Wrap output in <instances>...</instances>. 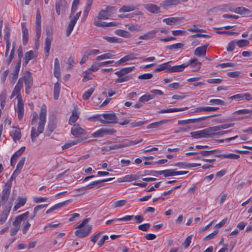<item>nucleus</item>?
Here are the masks:
<instances>
[{
    "mask_svg": "<svg viewBox=\"0 0 252 252\" xmlns=\"http://www.w3.org/2000/svg\"><path fill=\"white\" fill-rule=\"evenodd\" d=\"M90 218H87L84 219L82 223L78 225L76 228H79L75 232L76 236L79 238H84L88 236L91 232L92 229V226L91 225H86L89 220Z\"/></svg>",
    "mask_w": 252,
    "mask_h": 252,
    "instance_id": "nucleus-1",
    "label": "nucleus"
},
{
    "mask_svg": "<svg viewBox=\"0 0 252 252\" xmlns=\"http://www.w3.org/2000/svg\"><path fill=\"white\" fill-rule=\"evenodd\" d=\"M143 141L142 138H137L135 140L131 141V140H126V141L123 142L122 143L120 144L113 145L112 146H108L106 147V149L107 151H111L115 150L119 148L128 147L134 145L138 143L141 142Z\"/></svg>",
    "mask_w": 252,
    "mask_h": 252,
    "instance_id": "nucleus-2",
    "label": "nucleus"
},
{
    "mask_svg": "<svg viewBox=\"0 0 252 252\" xmlns=\"http://www.w3.org/2000/svg\"><path fill=\"white\" fill-rule=\"evenodd\" d=\"M47 109L45 105L41 108L39 114V122L37 127V130L39 133H42L44 130V127L46 121Z\"/></svg>",
    "mask_w": 252,
    "mask_h": 252,
    "instance_id": "nucleus-3",
    "label": "nucleus"
},
{
    "mask_svg": "<svg viewBox=\"0 0 252 252\" xmlns=\"http://www.w3.org/2000/svg\"><path fill=\"white\" fill-rule=\"evenodd\" d=\"M212 132L211 127H209L201 130L191 132L190 134L193 138L195 139L208 138L211 137V133Z\"/></svg>",
    "mask_w": 252,
    "mask_h": 252,
    "instance_id": "nucleus-4",
    "label": "nucleus"
},
{
    "mask_svg": "<svg viewBox=\"0 0 252 252\" xmlns=\"http://www.w3.org/2000/svg\"><path fill=\"white\" fill-rule=\"evenodd\" d=\"M21 79V81H23L25 83L26 87V93L29 94L31 91V88L33 84V79L32 77V73L27 71L26 74H25Z\"/></svg>",
    "mask_w": 252,
    "mask_h": 252,
    "instance_id": "nucleus-5",
    "label": "nucleus"
},
{
    "mask_svg": "<svg viewBox=\"0 0 252 252\" xmlns=\"http://www.w3.org/2000/svg\"><path fill=\"white\" fill-rule=\"evenodd\" d=\"M104 120L99 119L103 124H116L118 122L116 115L114 113H104L102 115Z\"/></svg>",
    "mask_w": 252,
    "mask_h": 252,
    "instance_id": "nucleus-6",
    "label": "nucleus"
},
{
    "mask_svg": "<svg viewBox=\"0 0 252 252\" xmlns=\"http://www.w3.org/2000/svg\"><path fill=\"white\" fill-rule=\"evenodd\" d=\"M116 132V130L113 128H101L92 133V136L94 137H101L105 135H112Z\"/></svg>",
    "mask_w": 252,
    "mask_h": 252,
    "instance_id": "nucleus-7",
    "label": "nucleus"
},
{
    "mask_svg": "<svg viewBox=\"0 0 252 252\" xmlns=\"http://www.w3.org/2000/svg\"><path fill=\"white\" fill-rule=\"evenodd\" d=\"M81 11H79V12L77 13L76 14L75 16H74V17L72 20H71L69 22V23L67 26L66 31L65 35L66 36H68L70 34L71 32L73 30L74 27L77 21L79 18V17L81 15Z\"/></svg>",
    "mask_w": 252,
    "mask_h": 252,
    "instance_id": "nucleus-8",
    "label": "nucleus"
},
{
    "mask_svg": "<svg viewBox=\"0 0 252 252\" xmlns=\"http://www.w3.org/2000/svg\"><path fill=\"white\" fill-rule=\"evenodd\" d=\"M68 4L66 0H59L56 2L55 7L56 11L58 15L61 14V10L63 12H65L67 9Z\"/></svg>",
    "mask_w": 252,
    "mask_h": 252,
    "instance_id": "nucleus-9",
    "label": "nucleus"
},
{
    "mask_svg": "<svg viewBox=\"0 0 252 252\" xmlns=\"http://www.w3.org/2000/svg\"><path fill=\"white\" fill-rule=\"evenodd\" d=\"M210 117L211 116H205L195 119H190L185 120H180L178 121V124L179 125H184L190 123H199L201 121L205 120L206 119H207L208 118H210Z\"/></svg>",
    "mask_w": 252,
    "mask_h": 252,
    "instance_id": "nucleus-10",
    "label": "nucleus"
},
{
    "mask_svg": "<svg viewBox=\"0 0 252 252\" xmlns=\"http://www.w3.org/2000/svg\"><path fill=\"white\" fill-rule=\"evenodd\" d=\"M144 8L149 12L158 14L160 12L159 6L153 3H148L144 5Z\"/></svg>",
    "mask_w": 252,
    "mask_h": 252,
    "instance_id": "nucleus-11",
    "label": "nucleus"
},
{
    "mask_svg": "<svg viewBox=\"0 0 252 252\" xmlns=\"http://www.w3.org/2000/svg\"><path fill=\"white\" fill-rule=\"evenodd\" d=\"M188 66V64L185 63H183L181 65H177L174 66H171L169 65V70L167 71L169 73L182 72L184 69Z\"/></svg>",
    "mask_w": 252,
    "mask_h": 252,
    "instance_id": "nucleus-12",
    "label": "nucleus"
},
{
    "mask_svg": "<svg viewBox=\"0 0 252 252\" xmlns=\"http://www.w3.org/2000/svg\"><path fill=\"white\" fill-rule=\"evenodd\" d=\"M185 64H188V66L190 65L191 67L195 68V69L193 70V71L199 70L201 68V63L196 58L190 59L188 63H185Z\"/></svg>",
    "mask_w": 252,
    "mask_h": 252,
    "instance_id": "nucleus-13",
    "label": "nucleus"
},
{
    "mask_svg": "<svg viewBox=\"0 0 252 252\" xmlns=\"http://www.w3.org/2000/svg\"><path fill=\"white\" fill-rule=\"evenodd\" d=\"M12 204L10 203L9 206L5 209L2 213L0 215V224H3L6 220L9 215L10 211L11 210Z\"/></svg>",
    "mask_w": 252,
    "mask_h": 252,
    "instance_id": "nucleus-14",
    "label": "nucleus"
},
{
    "mask_svg": "<svg viewBox=\"0 0 252 252\" xmlns=\"http://www.w3.org/2000/svg\"><path fill=\"white\" fill-rule=\"evenodd\" d=\"M208 46V44H205L202 46L196 48L194 52V55L197 57L205 56Z\"/></svg>",
    "mask_w": 252,
    "mask_h": 252,
    "instance_id": "nucleus-15",
    "label": "nucleus"
},
{
    "mask_svg": "<svg viewBox=\"0 0 252 252\" xmlns=\"http://www.w3.org/2000/svg\"><path fill=\"white\" fill-rule=\"evenodd\" d=\"M22 87L23 82L21 81V79H19L12 93L11 98H12L16 95L18 96L20 94V91Z\"/></svg>",
    "mask_w": 252,
    "mask_h": 252,
    "instance_id": "nucleus-16",
    "label": "nucleus"
},
{
    "mask_svg": "<svg viewBox=\"0 0 252 252\" xmlns=\"http://www.w3.org/2000/svg\"><path fill=\"white\" fill-rule=\"evenodd\" d=\"M134 68V66L122 68L120 70L115 72V74L119 77H121L131 72Z\"/></svg>",
    "mask_w": 252,
    "mask_h": 252,
    "instance_id": "nucleus-17",
    "label": "nucleus"
},
{
    "mask_svg": "<svg viewBox=\"0 0 252 252\" xmlns=\"http://www.w3.org/2000/svg\"><path fill=\"white\" fill-rule=\"evenodd\" d=\"M17 112L18 118L21 120L22 119L24 113V104L21 99L18 100L17 106Z\"/></svg>",
    "mask_w": 252,
    "mask_h": 252,
    "instance_id": "nucleus-18",
    "label": "nucleus"
},
{
    "mask_svg": "<svg viewBox=\"0 0 252 252\" xmlns=\"http://www.w3.org/2000/svg\"><path fill=\"white\" fill-rule=\"evenodd\" d=\"M181 3V0H165L162 1L160 6L166 8V7L176 5Z\"/></svg>",
    "mask_w": 252,
    "mask_h": 252,
    "instance_id": "nucleus-19",
    "label": "nucleus"
},
{
    "mask_svg": "<svg viewBox=\"0 0 252 252\" xmlns=\"http://www.w3.org/2000/svg\"><path fill=\"white\" fill-rule=\"evenodd\" d=\"M85 130L81 128L78 125H74L71 129V132L74 136L84 134Z\"/></svg>",
    "mask_w": 252,
    "mask_h": 252,
    "instance_id": "nucleus-20",
    "label": "nucleus"
},
{
    "mask_svg": "<svg viewBox=\"0 0 252 252\" xmlns=\"http://www.w3.org/2000/svg\"><path fill=\"white\" fill-rule=\"evenodd\" d=\"M22 31L23 33V44L24 45H26L28 41L29 32L25 23L22 24Z\"/></svg>",
    "mask_w": 252,
    "mask_h": 252,
    "instance_id": "nucleus-21",
    "label": "nucleus"
},
{
    "mask_svg": "<svg viewBox=\"0 0 252 252\" xmlns=\"http://www.w3.org/2000/svg\"><path fill=\"white\" fill-rule=\"evenodd\" d=\"M234 125V123L224 124L219 126H212L211 128L212 132H216L220 131L221 129H226L232 127Z\"/></svg>",
    "mask_w": 252,
    "mask_h": 252,
    "instance_id": "nucleus-22",
    "label": "nucleus"
},
{
    "mask_svg": "<svg viewBox=\"0 0 252 252\" xmlns=\"http://www.w3.org/2000/svg\"><path fill=\"white\" fill-rule=\"evenodd\" d=\"M158 32L157 30H152L149 31L143 35L139 36V39L143 40H150L154 37V35Z\"/></svg>",
    "mask_w": 252,
    "mask_h": 252,
    "instance_id": "nucleus-23",
    "label": "nucleus"
},
{
    "mask_svg": "<svg viewBox=\"0 0 252 252\" xmlns=\"http://www.w3.org/2000/svg\"><path fill=\"white\" fill-rule=\"evenodd\" d=\"M183 19L181 17H171L164 19L163 22L168 25H173L180 22Z\"/></svg>",
    "mask_w": 252,
    "mask_h": 252,
    "instance_id": "nucleus-24",
    "label": "nucleus"
},
{
    "mask_svg": "<svg viewBox=\"0 0 252 252\" xmlns=\"http://www.w3.org/2000/svg\"><path fill=\"white\" fill-rule=\"evenodd\" d=\"M10 186H6L3 189L1 198V201H5L8 199L10 194Z\"/></svg>",
    "mask_w": 252,
    "mask_h": 252,
    "instance_id": "nucleus-25",
    "label": "nucleus"
},
{
    "mask_svg": "<svg viewBox=\"0 0 252 252\" xmlns=\"http://www.w3.org/2000/svg\"><path fill=\"white\" fill-rule=\"evenodd\" d=\"M79 113L77 111V106H76L74 107V108L72 112V114L69 118V122H68V123L69 125H72V124H73L76 122V121L77 120V119L79 118Z\"/></svg>",
    "mask_w": 252,
    "mask_h": 252,
    "instance_id": "nucleus-26",
    "label": "nucleus"
},
{
    "mask_svg": "<svg viewBox=\"0 0 252 252\" xmlns=\"http://www.w3.org/2000/svg\"><path fill=\"white\" fill-rule=\"evenodd\" d=\"M109 7H107L106 10H101L99 11L98 15V19H101L102 20H107L110 16V14H109L108 12Z\"/></svg>",
    "mask_w": 252,
    "mask_h": 252,
    "instance_id": "nucleus-27",
    "label": "nucleus"
},
{
    "mask_svg": "<svg viewBox=\"0 0 252 252\" xmlns=\"http://www.w3.org/2000/svg\"><path fill=\"white\" fill-rule=\"evenodd\" d=\"M52 37H47L45 39V47L44 50L46 53V56H49L51 42L52 41Z\"/></svg>",
    "mask_w": 252,
    "mask_h": 252,
    "instance_id": "nucleus-28",
    "label": "nucleus"
},
{
    "mask_svg": "<svg viewBox=\"0 0 252 252\" xmlns=\"http://www.w3.org/2000/svg\"><path fill=\"white\" fill-rule=\"evenodd\" d=\"M133 215H131V216L128 215V216H126L125 217H122L121 218H119V219H112V220H107L106 222V224H110L112 222H115L116 221H119H119L130 220H132L133 219Z\"/></svg>",
    "mask_w": 252,
    "mask_h": 252,
    "instance_id": "nucleus-29",
    "label": "nucleus"
},
{
    "mask_svg": "<svg viewBox=\"0 0 252 252\" xmlns=\"http://www.w3.org/2000/svg\"><path fill=\"white\" fill-rule=\"evenodd\" d=\"M11 136L14 141L19 140L21 138V133L19 128L15 127L14 129L12 131Z\"/></svg>",
    "mask_w": 252,
    "mask_h": 252,
    "instance_id": "nucleus-30",
    "label": "nucleus"
},
{
    "mask_svg": "<svg viewBox=\"0 0 252 252\" xmlns=\"http://www.w3.org/2000/svg\"><path fill=\"white\" fill-rule=\"evenodd\" d=\"M92 71L89 69L83 72V78L82 81L85 82L88 80H91L94 77V75L92 73Z\"/></svg>",
    "mask_w": 252,
    "mask_h": 252,
    "instance_id": "nucleus-31",
    "label": "nucleus"
},
{
    "mask_svg": "<svg viewBox=\"0 0 252 252\" xmlns=\"http://www.w3.org/2000/svg\"><path fill=\"white\" fill-rule=\"evenodd\" d=\"M188 107H184L181 108H171L167 109H162L158 112V113H172L181 111H184L188 109Z\"/></svg>",
    "mask_w": 252,
    "mask_h": 252,
    "instance_id": "nucleus-32",
    "label": "nucleus"
},
{
    "mask_svg": "<svg viewBox=\"0 0 252 252\" xmlns=\"http://www.w3.org/2000/svg\"><path fill=\"white\" fill-rule=\"evenodd\" d=\"M54 75L58 78L60 76V63L58 58H56L54 61Z\"/></svg>",
    "mask_w": 252,
    "mask_h": 252,
    "instance_id": "nucleus-33",
    "label": "nucleus"
},
{
    "mask_svg": "<svg viewBox=\"0 0 252 252\" xmlns=\"http://www.w3.org/2000/svg\"><path fill=\"white\" fill-rule=\"evenodd\" d=\"M115 33L120 36H122L125 38H129L131 37V34L129 32L121 29H119L115 31Z\"/></svg>",
    "mask_w": 252,
    "mask_h": 252,
    "instance_id": "nucleus-34",
    "label": "nucleus"
},
{
    "mask_svg": "<svg viewBox=\"0 0 252 252\" xmlns=\"http://www.w3.org/2000/svg\"><path fill=\"white\" fill-rule=\"evenodd\" d=\"M216 157L221 158H230V159H238L240 158V156L234 154H229L225 155H217Z\"/></svg>",
    "mask_w": 252,
    "mask_h": 252,
    "instance_id": "nucleus-35",
    "label": "nucleus"
},
{
    "mask_svg": "<svg viewBox=\"0 0 252 252\" xmlns=\"http://www.w3.org/2000/svg\"><path fill=\"white\" fill-rule=\"evenodd\" d=\"M215 153H220V150H214L211 151H202L198 152V155H200L202 158L206 157L213 154H215Z\"/></svg>",
    "mask_w": 252,
    "mask_h": 252,
    "instance_id": "nucleus-36",
    "label": "nucleus"
},
{
    "mask_svg": "<svg viewBox=\"0 0 252 252\" xmlns=\"http://www.w3.org/2000/svg\"><path fill=\"white\" fill-rule=\"evenodd\" d=\"M21 66V62H18L16 65H15L14 70L13 71V72L12 73V80L13 81H15L18 77V73L20 70Z\"/></svg>",
    "mask_w": 252,
    "mask_h": 252,
    "instance_id": "nucleus-37",
    "label": "nucleus"
},
{
    "mask_svg": "<svg viewBox=\"0 0 252 252\" xmlns=\"http://www.w3.org/2000/svg\"><path fill=\"white\" fill-rule=\"evenodd\" d=\"M158 175H163L165 177L173 176H174V170L167 169L164 170H160L158 172Z\"/></svg>",
    "mask_w": 252,
    "mask_h": 252,
    "instance_id": "nucleus-38",
    "label": "nucleus"
},
{
    "mask_svg": "<svg viewBox=\"0 0 252 252\" xmlns=\"http://www.w3.org/2000/svg\"><path fill=\"white\" fill-rule=\"evenodd\" d=\"M26 202V199L25 198L19 197L18 199V201L16 204L13 208V211H17L20 207L23 206L25 205Z\"/></svg>",
    "mask_w": 252,
    "mask_h": 252,
    "instance_id": "nucleus-39",
    "label": "nucleus"
},
{
    "mask_svg": "<svg viewBox=\"0 0 252 252\" xmlns=\"http://www.w3.org/2000/svg\"><path fill=\"white\" fill-rule=\"evenodd\" d=\"M136 8L133 5H124L120 9V12H127L131 11H133L136 9Z\"/></svg>",
    "mask_w": 252,
    "mask_h": 252,
    "instance_id": "nucleus-40",
    "label": "nucleus"
},
{
    "mask_svg": "<svg viewBox=\"0 0 252 252\" xmlns=\"http://www.w3.org/2000/svg\"><path fill=\"white\" fill-rule=\"evenodd\" d=\"M230 10L233 12L239 14H245L248 12H249V10L248 9L243 7H238L234 9H230Z\"/></svg>",
    "mask_w": 252,
    "mask_h": 252,
    "instance_id": "nucleus-41",
    "label": "nucleus"
},
{
    "mask_svg": "<svg viewBox=\"0 0 252 252\" xmlns=\"http://www.w3.org/2000/svg\"><path fill=\"white\" fill-rule=\"evenodd\" d=\"M60 92V85L59 83H56L54 84V97L55 99H58L59 98Z\"/></svg>",
    "mask_w": 252,
    "mask_h": 252,
    "instance_id": "nucleus-42",
    "label": "nucleus"
},
{
    "mask_svg": "<svg viewBox=\"0 0 252 252\" xmlns=\"http://www.w3.org/2000/svg\"><path fill=\"white\" fill-rule=\"evenodd\" d=\"M67 201H65L54 205L46 211V214H49L58 208L62 207Z\"/></svg>",
    "mask_w": 252,
    "mask_h": 252,
    "instance_id": "nucleus-43",
    "label": "nucleus"
},
{
    "mask_svg": "<svg viewBox=\"0 0 252 252\" xmlns=\"http://www.w3.org/2000/svg\"><path fill=\"white\" fill-rule=\"evenodd\" d=\"M25 160L26 158L25 157H22L21 158L17 165L16 169L15 170V173H20L25 162Z\"/></svg>",
    "mask_w": 252,
    "mask_h": 252,
    "instance_id": "nucleus-44",
    "label": "nucleus"
},
{
    "mask_svg": "<svg viewBox=\"0 0 252 252\" xmlns=\"http://www.w3.org/2000/svg\"><path fill=\"white\" fill-rule=\"evenodd\" d=\"M139 177L136 175H126L122 180V182H131L138 179Z\"/></svg>",
    "mask_w": 252,
    "mask_h": 252,
    "instance_id": "nucleus-45",
    "label": "nucleus"
},
{
    "mask_svg": "<svg viewBox=\"0 0 252 252\" xmlns=\"http://www.w3.org/2000/svg\"><path fill=\"white\" fill-rule=\"evenodd\" d=\"M153 99V95H150V94H146L140 97L139 102H147L149 100Z\"/></svg>",
    "mask_w": 252,
    "mask_h": 252,
    "instance_id": "nucleus-46",
    "label": "nucleus"
},
{
    "mask_svg": "<svg viewBox=\"0 0 252 252\" xmlns=\"http://www.w3.org/2000/svg\"><path fill=\"white\" fill-rule=\"evenodd\" d=\"M34 57V53L32 51H30L29 52H27L25 54V63L26 64H27L32 59H33Z\"/></svg>",
    "mask_w": 252,
    "mask_h": 252,
    "instance_id": "nucleus-47",
    "label": "nucleus"
},
{
    "mask_svg": "<svg viewBox=\"0 0 252 252\" xmlns=\"http://www.w3.org/2000/svg\"><path fill=\"white\" fill-rule=\"evenodd\" d=\"M171 62H169L167 63H163L160 65H159V67L156 68L155 70V72H158L161 71H162L165 69H167V70H169V64L168 63H170Z\"/></svg>",
    "mask_w": 252,
    "mask_h": 252,
    "instance_id": "nucleus-48",
    "label": "nucleus"
},
{
    "mask_svg": "<svg viewBox=\"0 0 252 252\" xmlns=\"http://www.w3.org/2000/svg\"><path fill=\"white\" fill-rule=\"evenodd\" d=\"M131 32H135L141 30V27L138 25H127L126 26Z\"/></svg>",
    "mask_w": 252,
    "mask_h": 252,
    "instance_id": "nucleus-49",
    "label": "nucleus"
},
{
    "mask_svg": "<svg viewBox=\"0 0 252 252\" xmlns=\"http://www.w3.org/2000/svg\"><path fill=\"white\" fill-rule=\"evenodd\" d=\"M94 91V89L92 88L89 89L87 91L85 92L82 96L83 99L85 100L88 99L91 96Z\"/></svg>",
    "mask_w": 252,
    "mask_h": 252,
    "instance_id": "nucleus-50",
    "label": "nucleus"
},
{
    "mask_svg": "<svg viewBox=\"0 0 252 252\" xmlns=\"http://www.w3.org/2000/svg\"><path fill=\"white\" fill-rule=\"evenodd\" d=\"M41 134V133H39L37 131H36L35 128L34 127H32L31 128V139L32 142H34L36 138L38 136V135Z\"/></svg>",
    "mask_w": 252,
    "mask_h": 252,
    "instance_id": "nucleus-51",
    "label": "nucleus"
},
{
    "mask_svg": "<svg viewBox=\"0 0 252 252\" xmlns=\"http://www.w3.org/2000/svg\"><path fill=\"white\" fill-rule=\"evenodd\" d=\"M209 103L211 105H224L225 102L224 101L219 99H212L209 100Z\"/></svg>",
    "mask_w": 252,
    "mask_h": 252,
    "instance_id": "nucleus-52",
    "label": "nucleus"
},
{
    "mask_svg": "<svg viewBox=\"0 0 252 252\" xmlns=\"http://www.w3.org/2000/svg\"><path fill=\"white\" fill-rule=\"evenodd\" d=\"M29 212H26L25 213L16 217V219L19 222H21L22 221H25L28 219V218L29 217Z\"/></svg>",
    "mask_w": 252,
    "mask_h": 252,
    "instance_id": "nucleus-53",
    "label": "nucleus"
},
{
    "mask_svg": "<svg viewBox=\"0 0 252 252\" xmlns=\"http://www.w3.org/2000/svg\"><path fill=\"white\" fill-rule=\"evenodd\" d=\"M80 140L78 139L67 143L62 146V149L63 150L66 149L72 146L77 144L78 143L80 142Z\"/></svg>",
    "mask_w": 252,
    "mask_h": 252,
    "instance_id": "nucleus-54",
    "label": "nucleus"
},
{
    "mask_svg": "<svg viewBox=\"0 0 252 252\" xmlns=\"http://www.w3.org/2000/svg\"><path fill=\"white\" fill-rule=\"evenodd\" d=\"M184 46V44L182 43H178L172 44L171 45L167 46L166 48L170 50H172L173 49H181L183 48Z\"/></svg>",
    "mask_w": 252,
    "mask_h": 252,
    "instance_id": "nucleus-55",
    "label": "nucleus"
},
{
    "mask_svg": "<svg viewBox=\"0 0 252 252\" xmlns=\"http://www.w3.org/2000/svg\"><path fill=\"white\" fill-rule=\"evenodd\" d=\"M126 203V200H121L114 202L113 207L114 208L122 207Z\"/></svg>",
    "mask_w": 252,
    "mask_h": 252,
    "instance_id": "nucleus-56",
    "label": "nucleus"
},
{
    "mask_svg": "<svg viewBox=\"0 0 252 252\" xmlns=\"http://www.w3.org/2000/svg\"><path fill=\"white\" fill-rule=\"evenodd\" d=\"M249 43L250 42L246 39H241L237 41H236V44L240 48L248 45Z\"/></svg>",
    "mask_w": 252,
    "mask_h": 252,
    "instance_id": "nucleus-57",
    "label": "nucleus"
},
{
    "mask_svg": "<svg viewBox=\"0 0 252 252\" xmlns=\"http://www.w3.org/2000/svg\"><path fill=\"white\" fill-rule=\"evenodd\" d=\"M249 113H252V109H241L237 110L233 113V114H247Z\"/></svg>",
    "mask_w": 252,
    "mask_h": 252,
    "instance_id": "nucleus-58",
    "label": "nucleus"
},
{
    "mask_svg": "<svg viewBox=\"0 0 252 252\" xmlns=\"http://www.w3.org/2000/svg\"><path fill=\"white\" fill-rule=\"evenodd\" d=\"M131 78V77L130 75L125 76L124 77L122 76V77L117 78L115 82L116 83H122V82L127 81L129 80H130Z\"/></svg>",
    "mask_w": 252,
    "mask_h": 252,
    "instance_id": "nucleus-59",
    "label": "nucleus"
},
{
    "mask_svg": "<svg viewBox=\"0 0 252 252\" xmlns=\"http://www.w3.org/2000/svg\"><path fill=\"white\" fill-rule=\"evenodd\" d=\"M218 230H214L213 232L206 236L203 239V241H206L213 239L218 233Z\"/></svg>",
    "mask_w": 252,
    "mask_h": 252,
    "instance_id": "nucleus-60",
    "label": "nucleus"
},
{
    "mask_svg": "<svg viewBox=\"0 0 252 252\" xmlns=\"http://www.w3.org/2000/svg\"><path fill=\"white\" fill-rule=\"evenodd\" d=\"M25 150V147H22L19 150L17 151L12 157H14V158L17 159V158L24 153Z\"/></svg>",
    "mask_w": 252,
    "mask_h": 252,
    "instance_id": "nucleus-61",
    "label": "nucleus"
},
{
    "mask_svg": "<svg viewBox=\"0 0 252 252\" xmlns=\"http://www.w3.org/2000/svg\"><path fill=\"white\" fill-rule=\"evenodd\" d=\"M113 57V55L110 53H106L103 55H101L100 56H97L96 58V60L99 61L101 60L106 59H109Z\"/></svg>",
    "mask_w": 252,
    "mask_h": 252,
    "instance_id": "nucleus-62",
    "label": "nucleus"
},
{
    "mask_svg": "<svg viewBox=\"0 0 252 252\" xmlns=\"http://www.w3.org/2000/svg\"><path fill=\"white\" fill-rule=\"evenodd\" d=\"M236 41L233 40L230 42L227 47V51L228 52H231L234 50L236 45Z\"/></svg>",
    "mask_w": 252,
    "mask_h": 252,
    "instance_id": "nucleus-63",
    "label": "nucleus"
},
{
    "mask_svg": "<svg viewBox=\"0 0 252 252\" xmlns=\"http://www.w3.org/2000/svg\"><path fill=\"white\" fill-rule=\"evenodd\" d=\"M31 226V224L29 223L28 221H27L26 222L23 223L22 224V232L24 234L27 233L28 230Z\"/></svg>",
    "mask_w": 252,
    "mask_h": 252,
    "instance_id": "nucleus-64",
    "label": "nucleus"
}]
</instances>
